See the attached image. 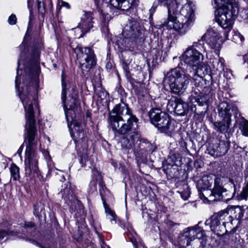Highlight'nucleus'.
<instances>
[{
  "mask_svg": "<svg viewBox=\"0 0 248 248\" xmlns=\"http://www.w3.org/2000/svg\"><path fill=\"white\" fill-rule=\"evenodd\" d=\"M209 47L215 51H219L221 48V40L218 32L213 29H208L202 35Z\"/></svg>",
  "mask_w": 248,
  "mask_h": 248,
  "instance_id": "obj_18",
  "label": "nucleus"
},
{
  "mask_svg": "<svg viewBox=\"0 0 248 248\" xmlns=\"http://www.w3.org/2000/svg\"><path fill=\"white\" fill-rule=\"evenodd\" d=\"M31 19H32V13H31V11H30V17H29V26H31Z\"/></svg>",
  "mask_w": 248,
  "mask_h": 248,
  "instance_id": "obj_51",
  "label": "nucleus"
},
{
  "mask_svg": "<svg viewBox=\"0 0 248 248\" xmlns=\"http://www.w3.org/2000/svg\"><path fill=\"white\" fill-rule=\"evenodd\" d=\"M240 198L247 200L248 197V182L243 187L242 190L240 193Z\"/></svg>",
  "mask_w": 248,
  "mask_h": 248,
  "instance_id": "obj_37",
  "label": "nucleus"
},
{
  "mask_svg": "<svg viewBox=\"0 0 248 248\" xmlns=\"http://www.w3.org/2000/svg\"><path fill=\"white\" fill-rule=\"evenodd\" d=\"M37 8L39 12L42 14L45 12L44 0H37Z\"/></svg>",
  "mask_w": 248,
  "mask_h": 248,
  "instance_id": "obj_40",
  "label": "nucleus"
},
{
  "mask_svg": "<svg viewBox=\"0 0 248 248\" xmlns=\"http://www.w3.org/2000/svg\"><path fill=\"white\" fill-rule=\"evenodd\" d=\"M214 180L211 176H203L199 181L198 186L203 190L208 189L211 187Z\"/></svg>",
  "mask_w": 248,
  "mask_h": 248,
  "instance_id": "obj_25",
  "label": "nucleus"
},
{
  "mask_svg": "<svg viewBox=\"0 0 248 248\" xmlns=\"http://www.w3.org/2000/svg\"><path fill=\"white\" fill-rule=\"evenodd\" d=\"M106 67L107 70H110L112 67V64L111 62H108L106 63Z\"/></svg>",
  "mask_w": 248,
  "mask_h": 248,
  "instance_id": "obj_48",
  "label": "nucleus"
},
{
  "mask_svg": "<svg viewBox=\"0 0 248 248\" xmlns=\"http://www.w3.org/2000/svg\"><path fill=\"white\" fill-rule=\"evenodd\" d=\"M17 18L15 15L12 14L8 18V22L9 24L13 25L16 24Z\"/></svg>",
  "mask_w": 248,
  "mask_h": 248,
  "instance_id": "obj_41",
  "label": "nucleus"
},
{
  "mask_svg": "<svg viewBox=\"0 0 248 248\" xmlns=\"http://www.w3.org/2000/svg\"><path fill=\"white\" fill-rule=\"evenodd\" d=\"M223 178L217 177L214 180V186L211 189L208 197H206L204 194L199 192V195L202 199H206L210 202L228 201L232 199L233 194H232L224 187Z\"/></svg>",
  "mask_w": 248,
  "mask_h": 248,
  "instance_id": "obj_10",
  "label": "nucleus"
},
{
  "mask_svg": "<svg viewBox=\"0 0 248 248\" xmlns=\"http://www.w3.org/2000/svg\"><path fill=\"white\" fill-rule=\"evenodd\" d=\"M194 99L200 106L208 105L209 96L207 94H203L197 98L194 97Z\"/></svg>",
  "mask_w": 248,
  "mask_h": 248,
  "instance_id": "obj_31",
  "label": "nucleus"
},
{
  "mask_svg": "<svg viewBox=\"0 0 248 248\" xmlns=\"http://www.w3.org/2000/svg\"><path fill=\"white\" fill-rule=\"evenodd\" d=\"M19 168L15 164H13L10 167V172L11 177L14 181H16L19 179L20 175L19 173Z\"/></svg>",
  "mask_w": 248,
  "mask_h": 248,
  "instance_id": "obj_30",
  "label": "nucleus"
},
{
  "mask_svg": "<svg viewBox=\"0 0 248 248\" xmlns=\"http://www.w3.org/2000/svg\"><path fill=\"white\" fill-rule=\"evenodd\" d=\"M195 239H202L204 241L206 240V236L204 231L198 225L185 229L184 232L179 238V243L182 247H188L191 245V242Z\"/></svg>",
  "mask_w": 248,
  "mask_h": 248,
  "instance_id": "obj_12",
  "label": "nucleus"
},
{
  "mask_svg": "<svg viewBox=\"0 0 248 248\" xmlns=\"http://www.w3.org/2000/svg\"><path fill=\"white\" fill-rule=\"evenodd\" d=\"M181 197L184 200H187L190 196V191L187 185L184 186V190L180 192Z\"/></svg>",
  "mask_w": 248,
  "mask_h": 248,
  "instance_id": "obj_38",
  "label": "nucleus"
},
{
  "mask_svg": "<svg viewBox=\"0 0 248 248\" xmlns=\"http://www.w3.org/2000/svg\"><path fill=\"white\" fill-rule=\"evenodd\" d=\"M167 108L171 114L184 116L188 112V105L181 98L172 96L168 100Z\"/></svg>",
  "mask_w": 248,
  "mask_h": 248,
  "instance_id": "obj_15",
  "label": "nucleus"
},
{
  "mask_svg": "<svg viewBox=\"0 0 248 248\" xmlns=\"http://www.w3.org/2000/svg\"><path fill=\"white\" fill-rule=\"evenodd\" d=\"M39 71V64H18L15 80V87L25 111L26 132L24 138L28 143L25 163L26 173L29 174L37 173L38 171V156L34 151L37 145L34 113L36 109L39 112L36 100Z\"/></svg>",
  "mask_w": 248,
  "mask_h": 248,
  "instance_id": "obj_1",
  "label": "nucleus"
},
{
  "mask_svg": "<svg viewBox=\"0 0 248 248\" xmlns=\"http://www.w3.org/2000/svg\"><path fill=\"white\" fill-rule=\"evenodd\" d=\"M181 157L179 154H173L168 158L167 163L163 164V171L170 177H176L178 171L177 162H180Z\"/></svg>",
  "mask_w": 248,
  "mask_h": 248,
  "instance_id": "obj_17",
  "label": "nucleus"
},
{
  "mask_svg": "<svg viewBox=\"0 0 248 248\" xmlns=\"http://www.w3.org/2000/svg\"><path fill=\"white\" fill-rule=\"evenodd\" d=\"M88 156L86 154H84L81 156V159L80 160V163L82 165V166H85L86 161H88L87 160Z\"/></svg>",
  "mask_w": 248,
  "mask_h": 248,
  "instance_id": "obj_43",
  "label": "nucleus"
},
{
  "mask_svg": "<svg viewBox=\"0 0 248 248\" xmlns=\"http://www.w3.org/2000/svg\"><path fill=\"white\" fill-rule=\"evenodd\" d=\"M106 213L107 214V217L109 220L110 222L112 224H115L117 221V216L111 211L109 208L106 209Z\"/></svg>",
  "mask_w": 248,
  "mask_h": 248,
  "instance_id": "obj_33",
  "label": "nucleus"
},
{
  "mask_svg": "<svg viewBox=\"0 0 248 248\" xmlns=\"http://www.w3.org/2000/svg\"><path fill=\"white\" fill-rule=\"evenodd\" d=\"M160 4L168 9V18L162 23L167 29H174L184 35L193 26L195 20L194 4L187 0H155L150 9L154 13Z\"/></svg>",
  "mask_w": 248,
  "mask_h": 248,
  "instance_id": "obj_2",
  "label": "nucleus"
},
{
  "mask_svg": "<svg viewBox=\"0 0 248 248\" xmlns=\"http://www.w3.org/2000/svg\"><path fill=\"white\" fill-rule=\"evenodd\" d=\"M34 226V225L32 222H27L25 224V227L26 228H32Z\"/></svg>",
  "mask_w": 248,
  "mask_h": 248,
  "instance_id": "obj_46",
  "label": "nucleus"
},
{
  "mask_svg": "<svg viewBox=\"0 0 248 248\" xmlns=\"http://www.w3.org/2000/svg\"><path fill=\"white\" fill-rule=\"evenodd\" d=\"M122 66L126 76L128 77L130 74L129 68L128 64L124 61L122 62Z\"/></svg>",
  "mask_w": 248,
  "mask_h": 248,
  "instance_id": "obj_42",
  "label": "nucleus"
},
{
  "mask_svg": "<svg viewBox=\"0 0 248 248\" xmlns=\"http://www.w3.org/2000/svg\"><path fill=\"white\" fill-rule=\"evenodd\" d=\"M98 5H103L104 3L108 5L109 2L114 8L124 11L128 10L135 0H95Z\"/></svg>",
  "mask_w": 248,
  "mask_h": 248,
  "instance_id": "obj_22",
  "label": "nucleus"
},
{
  "mask_svg": "<svg viewBox=\"0 0 248 248\" xmlns=\"http://www.w3.org/2000/svg\"><path fill=\"white\" fill-rule=\"evenodd\" d=\"M203 60V55L202 53L192 46H188L184 52L181 56V60L188 66L192 67L194 69L193 76H198L199 78V83L198 85H200V83L203 81V79L200 76V71L199 66L202 62ZM194 80H198V79L193 77Z\"/></svg>",
  "mask_w": 248,
  "mask_h": 248,
  "instance_id": "obj_8",
  "label": "nucleus"
},
{
  "mask_svg": "<svg viewBox=\"0 0 248 248\" xmlns=\"http://www.w3.org/2000/svg\"><path fill=\"white\" fill-rule=\"evenodd\" d=\"M100 20L102 26L107 27L111 19V16L108 13L105 12L103 9L100 10Z\"/></svg>",
  "mask_w": 248,
  "mask_h": 248,
  "instance_id": "obj_28",
  "label": "nucleus"
},
{
  "mask_svg": "<svg viewBox=\"0 0 248 248\" xmlns=\"http://www.w3.org/2000/svg\"><path fill=\"white\" fill-rule=\"evenodd\" d=\"M95 18L93 13L84 12L80 18L78 28L81 29L83 33H86L95 28Z\"/></svg>",
  "mask_w": 248,
  "mask_h": 248,
  "instance_id": "obj_19",
  "label": "nucleus"
},
{
  "mask_svg": "<svg viewBox=\"0 0 248 248\" xmlns=\"http://www.w3.org/2000/svg\"><path fill=\"white\" fill-rule=\"evenodd\" d=\"M33 208V214L35 217H38L39 219L46 216L45 205L43 202H37L34 205Z\"/></svg>",
  "mask_w": 248,
  "mask_h": 248,
  "instance_id": "obj_26",
  "label": "nucleus"
},
{
  "mask_svg": "<svg viewBox=\"0 0 248 248\" xmlns=\"http://www.w3.org/2000/svg\"><path fill=\"white\" fill-rule=\"evenodd\" d=\"M230 147V142L227 139L221 140L216 144H210L208 147V153L213 156H220L225 155Z\"/></svg>",
  "mask_w": 248,
  "mask_h": 248,
  "instance_id": "obj_16",
  "label": "nucleus"
},
{
  "mask_svg": "<svg viewBox=\"0 0 248 248\" xmlns=\"http://www.w3.org/2000/svg\"><path fill=\"white\" fill-rule=\"evenodd\" d=\"M146 32L139 19L133 18L129 19L122 32L124 46L134 48L137 46L141 45L146 39Z\"/></svg>",
  "mask_w": 248,
  "mask_h": 248,
  "instance_id": "obj_4",
  "label": "nucleus"
},
{
  "mask_svg": "<svg viewBox=\"0 0 248 248\" xmlns=\"http://www.w3.org/2000/svg\"><path fill=\"white\" fill-rule=\"evenodd\" d=\"M60 180L61 181H62L63 180H65V177H64L63 175H62V176L61 177V178H60Z\"/></svg>",
  "mask_w": 248,
  "mask_h": 248,
  "instance_id": "obj_52",
  "label": "nucleus"
},
{
  "mask_svg": "<svg viewBox=\"0 0 248 248\" xmlns=\"http://www.w3.org/2000/svg\"><path fill=\"white\" fill-rule=\"evenodd\" d=\"M97 173V175L96 178H95V180H93L91 181L90 183V187L92 191H95L97 190V182H98V184L100 188L99 189L100 194L103 198V192L102 191L104 189V184L103 181V178L102 176L100 174V173L98 171L95 172Z\"/></svg>",
  "mask_w": 248,
  "mask_h": 248,
  "instance_id": "obj_24",
  "label": "nucleus"
},
{
  "mask_svg": "<svg viewBox=\"0 0 248 248\" xmlns=\"http://www.w3.org/2000/svg\"><path fill=\"white\" fill-rule=\"evenodd\" d=\"M169 225H170V226H173L174 225V223H173V222H171V221H170V224H169Z\"/></svg>",
  "mask_w": 248,
  "mask_h": 248,
  "instance_id": "obj_53",
  "label": "nucleus"
},
{
  "mask_svg": "<svg viewBox=\"0 0 248 248\" xmlns=\"http://www.w3.org/2000/svg\"><path fill=\"white\" fill-rule=\"evenodd\" d=\"M61 5H62V6L65 7L67 9H70V4L68 3L63 1H62Z\"/></svg>",
  "mask_w": 248,
  "mask_h": 248,
  "instance_id": "obj_47",
  "label": "nucleus"
},
{
  "mask_svg": "<svg viewBox=\"0 0 248 248\" xmlns=\"http://www.w3.org/2000/svg\"><path fill=\"white\" fill-rule=\"evenodd\" d=\"M213 65L215 68L217 70H223L224 68V60L221 58H218L217 59H215L213 61Z\"/></svg>",
  "mask_w": 248,
  "mask_h": 248,
  "instance_id": "obj_35",
  "label": "nucleus"
},
{
  "mask_svg": "<svg viewBox=\"0 0 248 248\" xmlns=\"http://www.w3.org/2000/svg\"><path fill=\"white\" fill-rule=\"evenodd\" d=\"M127 237L132 243L135 248H139L140 247H141V245L138 243V236L136 232H128Z\"/></svg>",
  "mask_w": 248,
  "mask_h": 248,
  "instance_id": "obj_32",
  "label": "nucleus"
},
{
  "mask_svg": "<svg viewBox=\"0 0 248 248\" xmlns=\"http://www.w3.org/2000/svg\"><path fill=\"white\" fill-rule=\"evenodd\" d=\"M243 59L244 61V63H247L248 65V54L245 55L243 57Z\"/></svg>",
  "mask_w": 248,
  "mask_h": 248,
  "instance_id": "obj_49",
  "label": "nucleus"
},
{
  "mask_svg": "<svg viewBox=\"0 0 248 248\" xmlns=\"http://www.w3.org/2000/svg\"><path fill=\"white\" fill-rule=\"evenodd\" d=\"M66 186L61 190L58 195L62 197L65 202L71 208H73L74 204L79 202L74 194L73 188L70 184H66Z\"/></svg>",
  "mask_w": 248,
  "mask_h": 248,
  "instance_id": "obj_20",
  "label": "nucleus"
},
{
  "mask_svg": "<svg viewBox=\"0 0 248 248\" xmlns=\"http://www.w3.org/2000/svg\"><path fill=\"white\" fill-rule=\"evenodd\" d=\"M217 216V218L220 220V222L222 225L225 226V220H226V218L230 217V214L228 211H221L219 212L218 213L215 214Z\"/></svg>",
  "mask_w": 248,
  "mask_h": 248,
  "instance_id": "obj_34",
  "label": "nucleus"
},
{
  "mask_svg": "<svg viewBox=\"0 0 248 248\" xmlns=\"http://www.w3.org/2000/svg\"><path fill=\"white\" fill-rule=\"evenodd\" d=\"M190 81V76L185 73L180 67L170 70L164 78V84L168 85L170 92L180 95L187 88Z\"/></svg>",
  "mask_w": 248,
  "mask_h": 248,
  "instance_id": "obj_5",
  "label": "nucleus"
},
{
  "mask_svg": "<svg viewBox=\"0 0 248 248\" xmlns=\"http://www.w3.org/2000/svg\"><path fill=\"white\" fill-rule=\"evenodd\" d=\"M151 123L162 133L173 131L172 124L174 122L170 119L169 116L159 108H152L148 112Z\"/></svg>",
  "mask_w": 248,
  "mask_h": 248,
  "instance_id": "obj_11",
  "label": "nucleus"
},
{
  "mask_svg": "<svg viewBox=\"0 0 248 248\" xmlns=\"http://www.w3.org/2000/svg\"><path fill=\"white\" fill-rule=\"evenodd\" d=\"M62 99L63 103V106L64 110L65 115L67 122L70 121L76 118V113L80 111L79 101L78 97V91L76 89V86L72 84H68L67 91L68 96L67 100L66 96V85H64L63 78L62 77Z\"/></svg>",
  "mask_w": 248,
  "mask_h": 248,
  "instance_id": "obj_6",
  "label": "nucleus"
},
{
  "mask_svg": "<svg viewBox=\"0 0 248 248\" xmlns=\"http://www.w3.org/2000/svg\"><path fill=\"white\" fill-rule=\"evenodd\" d=\"M74 52L77 55L82 74L86 76L96 64L97 58L94 51L89 47L77 46Z\"/></svg>",
  "mask_w": 248,
  "mask_h": 248,
  "instance_id": "obj_7",
  "label": "nucleus"
},
{
  "mask_svg": "<svg viewBox=\"0 0 248 248\" xmlns=\"http://www.w3.org/2000/svg\"><path fill=\"white\" fill-rule=\"evenodd\" d=\"M138 121L124 103L116 105L109 112L108 124L115 134L123 135L122 146L126 148H132L140 138L137 129Z\"/></svg>",
  "mask_w": 248,
  "mask_h": 248,
  "instance_id": "obj_3",
  "label": "nucleus"
},
{
  "mask_svg": "<svg viewBox=\"0 0 248 248\" xmlns=\"http://www.w3.org/2000/svg\"><path fill=\"white\" fill-rule=\"evenodd\" d=\"M217 9L222 8L225 10L234 11V7L237 8L235 0H214Z\"/></svg>",
  "mask_w": 248,
  "mask_h": 248,
  "instance_id": "obj_23",
  "label": "nucleus"
},
{
  "mask_svg": "<svg viewBox=\"0 0 248 248\" xmlns=\"http://www.w3.org/2000/svg\"><path fill=\"white\" fill-rule=\"evenodd\" d=\"M230 212L231 214H233V218L238 220H241L244 216V211L240 207L230 210Z\"/></svg>",
  "mask_w": 248,
  "mask_h": 248,
  "instance_id": "obj_27",
  "label": "nucleus"
},
{
  "mask_svg": "<svg viewBox=\"0 0 248 248\" xmlns=\"http://www.w3.org/2000/svg\"><path fill=\"white\" fill-rule=\"evenodd\" d=\"M205 224L210 225L211 231L217 235H222L227 232L225 226L222 225L216 214L212 216L210 218L207 219Z\"/></svg>",
  "mask_w": 248,
  "mask_h": 248,
  "instance_id": "obj_21",
  "label": "nucleus"
},
{
  "mask_svg": "<svg viewBox=\"0 0 248 248\" xmlns=\"http://www.w3.org/2000/svg\"><path fill=\"white\" fill-rule=\"evenodd\" d=\"M204 40H204V38H202V36L200 40H199L197 42H193L192 45L190 46H192V47L195 48L196 49V48H199V49L203 48L204 50V49L203 48V41Z\"/></svg>",
  "mask_w": 248,
  "mask_h": 248,
  "instance_id": "obj_39",
  "label": "nucleus"
},
{
  "mask_svg": "<svg viewBox=\"0 0 248 248\" xmlns=\"http://www.w3.org/2000/svg\"><path fill=\"white\" fill-rule=\"evenodd\" d=\"M24 143H26V145H27V141H26V142H25V141H24V143L20 146V147L19 148V149H18L17 150V153L20 155H21V153H22V152L23 151V147H24Z\"/></svg>",
  "mask_w": 248,
  "mask_h": 248,
  "instance_id": "obj_44",
  "label": "nucleus"
},
{
  "mask_svg": "<svg viewBox=\"0 0 248 248\" xmlns=\"http://www.w3.org/2000/svg\"><path fill=\"white\" fill-rule=\"evenodd\" d=\"M142 248H145L144 247H142Z\"/></svg>",
  "mask_w": 248,
  "mask_h": 248,
  "instance_id": "obj_54",
  "label": "nucleus"
},
{
  "mask_svg": "<svg viewBox=\"0 0 248 248\" xmlns=\"http://www.w3.org/2000/svg\"><path fill=\"white\" fill-rule=\"evenodd\" d=\"M236 36H238L241 42H243L244 40V37L240 33H238V34H236Z\"/></svg>",
  "mask_w": 248,
  "mask_h": 248,
  "instance_id": "obj_50",
  "label": "nucleus"
},
{
  "mask_svg": "<svg viewBox=\"0 0 248 248\" xmlns=\"http://www.w3.org/2000/svg\"><path fill=\"white\" fill-rule=\"evenodd\" d=\"M240 128L242 134L245 136L248 137V121L244 120L241 122Z\"/></svg>",
  "mask_w": 248,
  "mask_h": 248,
  "instance_id": "obj_36",
  "label": "nucleus"
},
{
  "mask_svg": "<svg viewBox=\"0 0 248 248\" xmlns=\"http://www.w3.org/2000/svg\"><path fill=\"white\" fill-rule=\"evenodd\" d=\"M9 229V225L6 222L0 225V241L8 235Z\"/></svg>",
  "mask_w": 248,
  "mask_h": 248,
  "instance_id": "obj_29",
  "label": "nucleus"
},
{
  "mask_svg": "<svg viewBox=\"0 0 248 248\" xmlns=\"http://www.w3.org/2000/svg\"><path fill=\"white\" fill-rule=\"evenodd\" d=\"M216 19L218 24L223 29L230 30L232 29L234 17L238 13V9L234 7V11L225 10L222 8L217 9Z\"/></svg>",
  "mask_w": 248,
  "mask_h": 248,
  "instance_id": "obj_14",
  "label": "nucleus"
},
{
  "mask_svg": "<svg viewBox=\"0 0 248 248\" xmlns=\"http://www.w3.org/2000/svg\"><path fill=\"white\" fill-rule=\"evenodd\" d=\"M70 135L75 141L76 146H79L83 144L86 145L87 140L86 132L84 129L82 124L76 120L75 118L70 120V121L67 122Z\"/></svg>",
  "mask_w": 248,
  "mask_h": 248,
  "instance_id": "obj_13",
  "label": "nucleus"
},
{
  "mask_svg": "<svg viewBox=\"0 0 248 248\" xmlns=\"http://www.w3.org/2000/svg\"><path fill=\"white\" fill-rule=\"evenodd\" d=\"M237 107L232 104L224 101L220 103L218 106V116L220 120L214 123V125L220 132H226L229 128L231 123L232 114H236Z\"/></svg>",
  "mask_w": 248,
  "mask_h": 248,
  "instance_id": "obj_9",
  "label": "nucleus"
},
{
  "mask_svg": "<svg viewBox=\"0 0 248 248\" xmlns=\"http://www.w3.org/2000/svg\"><path fill=\"white\" fill-rule=\"evenodd\" d=\"M232 218H233V217L230 215V217L228 218H226V220H225V225L226 224V223H232Z\"/></svg>",
  "mask_w": 248,
  "mask_h": 248,
  "instance_id": "obj_45",
  "label": "nucleus"
}]
</instances>
